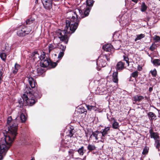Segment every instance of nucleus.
Returning <instances> with one entry per match:
<instances>
[{"label": "nucleus", "instance_id": "f257e3e1", "mask_svg": "<svg viewBox=\"0 0 160 160\" xmlns=\"http://www.w3.org/2000/svg\"><path fill=\"white\" fill-rule=\"evenodd\" d=\"M94 1L93 0H86V4H83L80 8L76 9L74 11L67 13L69 20L66 21V26L64 30H59L57 35L60 40L63 41L66 44L68 42V34L74 32L78 28L79 19L88 16L93 5Z\"/></svg>", "mask_w": 160, "mask_h": 160}, {"label": "nucleus", "instance_id": "f03ea898", "mask_svg": "<svg viewBox=\"0 0 160 160\" xmlns=\"http://www.w3.org/2000/svg\"><path fill=\"white\" fill-rule=\"evenodd\" d=\"M8 131H6L5 138L1 140L0 143V160L3 159V155H5L17 135L18 124L16 120H12L11 116L9 117L7 121Z\"/></svg>", "mask_w": 160, "mask_h": 160}, {"label": "nucleus", "instance_id": "7ed1b4c3", "mask_svg": "<svg viewBox=\"0 0 160 160\" xmlns=\"http://www.w3.org/2000/svg\"><path fill=\"white\" fill-rule=\"evenodd\" d=\"M42 96L40 90L36 88L35 90L29 87L26 86L24 90V93L22 95L23 98H24L26 102L25 105L32 106Z\"/></svg>", "mask_w": 160, "mask_h": 160}, {"label": "nucleus", "instance_id": "20e7f679", "mask_svg": "<svg viewBox=\"0 0 160 160\" xmlns=\"http://www.w3.org/2000/svg\"><path fill=\"white\" fill-rule=\"evenodd\" d=\"M109 58L106 55L101 54L96 62L98 70H99L102 67H105L107 64L106 60L109 61Z\"/></svg>", "mask_w": 160, "mask_h": 160}, {"label": "nucleus", "instance_id": "39448f33", "mask_svg": "<svg viewBox=\"0 0 160 160\" xmlns=\"http://www.w3.org/2000/svg\"><path fill=\"white\" fill-rule=\"evenodd\" d=\"M32 28L27 26H26L21 25L17 30V33L19 37H23L26 35L29 34L31 32Z\"/></svg>", "mask_w": 160, "mask_h": 160}, {"label": "nucleus", "instance_id": "423d86ee", "mask_svg": "<svg viewBox=\"0 0 160 160\" xmlns=\"http://www.w3.org/2000/svg\"><path fill=\"white\" fill-rule=\"evenodd\" d=\"M38 71L37 69L32 70L31 75L27 77L29 83L32 89L35 90L37 88V84L35 79L32 78L38 75Z\"/></svg>", "mask_w": 160, "mask_h": 160}, {"label": "nucleus", "instance_id": "0eeeda50", "mask_svg": "<svg viewBox=\"0 0 160 160\" xmlns=\"http://www.w3.org/2000/svg\"><path fill=\"white\" fill-rule=\"evenodd\" d=\"M109 91V88H107L104 87L99 86L97 88L96 93L99 95L107 94L108 95H110L111 94V92Z\"/></svg>", "mask_w": 160, "mask_h": 160}, {"label": "nucleus", "instance_id": "6e6552de", "mask_svg": "<svg viewBox=\"0 0 160 160\" xmlns=\"http://www.w3.org/2000/svg\"><path fill=\"white\" fill-rule=\"evenodd\" d=\"M149 132L150 138H153L155 141L160 139L158 134L157 132H154L152 127H150Z\"/></svg>", "mask_w": 160, "mask_h": 160}, {"label": "nucleus", "instance_id": "1a4fd4ad", "mask_svg": "<svg viewBox=\"0 0 160 160\" xmlns=\"http://www.w3.org/2000/svg\"><path fill=\"white\" fill-rule=\"evenodd\" d=\"M101 132L97 130L92 132V134L91 135L90 137H94L96 140H98L99 139H104L102 135H101Z\"/></svg>", "mask_w": 160, "mask_h": 160}, {"label": "nucleus", "instance_id": "9d476101", "mask_svg": "<svg viewBox=\"0 0 160 160\" xmlns=\"http://www.w3.org/2000/svg\"><path fill=\"white\" fill-rule=\"evenodd\" d=\"M50 61V59L48 58H46V59L40 61V65L42 67H47L49 66Z\"/></svg>", "mask_w": 160, "mask_h": 160}, {"label": "nucleus", "instance_id": "9b49d317", "mask_svg": "<svg viewBox=\"0 0 160 160\" xmlns=\"http://www.w3.org/2000/svg\"><path fill=\"white\" fill-rule=\"evenodd\" d=\"M110 127H105L104 128L101 130L100 132L103 138L105 137L109 133L110 131Z\"/></svg>", "mask_w": 160, "mask_h": 160}, {"label": "nucleus", "instance_id": "f8f14e48", "mask_svg": "<svg viewBox=\"0 0 160 160\" xmlns=\"http://www.w3.org/2000/svg\"><path fill=\"white\" fill-rule=\"evenodd\" d=\"M9 51V50L6 49L5 48V49H2L0 52V57L2 60L5 61L6 58L7 52Z\"/></svg>", "mask_w": 160, "mask_h": 160}, {"label": "nucleus", "instance_id": "ddd939ff", "mask_svg": "<svg viewBox=\"0 0 160 160\" xmlns=\"http://www.w3.org/2000/svg\"><path fill=\"white\" fill-rule=\"evenodd\" d=\"M102 48L106 52H111L113 50V46L111 44H105L103 46Z\"/></svg>", "mask_w": 160, "mask_h": 160}, {"label": "nucleus", "instance_id": "4468645a", "mask_svg": "<svg viewBox=\"0 0 160 160\" xmlns=\"http://www.w3.org/2000/svg\"><path fill=\"white\" fill-rule=\"evenodd\" d=\"M125 68L124 64L122 61L119 62L117 64L116 69L117 70L121 71Z\"/></svg>", "mask_w": 160, "mask_h": 160}, {"label": "nucleus", "instance_id": "2eb2a0df", "mask_svg": "<svg viewBox=\"0 0 160 160\" xmlns=\"http://www.w3.org/2000/svg\"><path fill=\"white\" fill-rule=\"evenodd\" d=\"M35 20V15L33 14L32 15L31 17L28 19L26 20V21L27 25H29L32 23Z\"/></svg>", "mask_w": 160, "mask_h": 160}, {"label": "nucleus", "instance_id": "dca6fc26", "mask_svg": "<svg viewBox=\"0 0 160 160\" xmlns=\"http://www.w3.org/2000/svg\"><path fill=\"white\" fill-rule=\"evenodd\" d=\"M118 74L117 72H114L112 75V80L115 83H118Z\"/></svg>", "mask_w": 160, "mask_h": 160}, {"label": "nucleus", "instance_id": "f3484780", "mask_svg": "<svg viewBox=\"0 0 160 160\" xmlns=\"http://www.w3.org/2000/svg\"><path fill=\"white\" fill-rule=\"evenodd\" d=\"M21 68V66L16 63L14 65V68H13L12 69V72L14 74H16L18 72V70L20 69Z\"/></svg>", "mask_w": 160, "mask_h": 160}, {"label": "nucleus", "instance_id": "a211bd4d", "mask_svg": "<svg viewBox=\"0 0 160 160\" xmlns=\"http://www.w3.org/2000/svg\"><path fill=\"white\" fill-rule=\"evenodd\" d=\"M19 114L20 115V116L17 117L16 118V119H17V118H19L20 119L21 122H25L26 120V118L25 115L23 113H21V112H19Z\"/></svg>", "mask_w": 160, "mask_h": 160}, {"label": "nucleus", "instance_id": "6ab92c4d", "mask_svg": "<svg viewBox=\"0 0 160 160\" xmlns=\"http://www.w3.org/2000/svg\"><path fill=\"white\" fill-rule=\"evenodd\" d=\"M147 115L150 121L156 119L157 117L156 115L153 112H149L148 113Z\"/></svg>", "mask_w": 160, "mask_h": 160}, {"label": "nucleus", "instance_id": "aec40b11", "mask_svg": "<svg viewBox=\"0 0 160 160\" xmlns=\"http://www.w3.org/2000/svg\"><path fill=\"white\" fill-rule=\"evenodd\" d=\"M151 62L155 66H160V58L154 59L152 61L151 60Z\"/></svg>", "mask_w": 160, "mask_h": 160}, {"label": "nucleus", "instance_id": "412c9836", "mask_svg": "<svg viewBox=\"0 0 160 160\" xmlns=\"http://www.w3.org/2000/svg\"><path fill=\"white\" fill-rule=\"evenodd\" d=\"M144 97L142 96L136 95L133 97V101L135 102H140L141 100L144 99Z\"/></svg>", "mask_w": 160, "mask_h": 160}, {"label": "nucleus", "instance_id": "4be33fe9", "mask_svg": "<svg viewBox=\"0 0 160 160\" xmlns=\"http://www.w3.org/2000/svg\"><path fill=\"white\" fill-rule=\"evenodd\" d=\"M77 152L80 156H82L83 154L86 152V150L84 149L83 146H82L77 150Z\"/></svg>", "mask_w": 160, "mask_h": 160}, {"label": "nucleus", "instance_id": "5701e85b", "mask_svg": "<svg viewBox=\"0 0 160 160\" xmlns=\"http://www.w3.org/2000/svg\"><path fill=\"white\" fill-rule=\"evenodd\" d=\"M25 101L24 98H23L22 96V98L18 100V103L19 104L18 106L20 108L22 107L24 105V102Z\"/></svg>", "mask_w": 160, "mask_h": 160}, {"label": "nucleus", "instance_id": "b1692460", "mask_svg": "<svg viewBox=\"0 0 160 160\" xmlns=\"http://www.w3.org/2000/svg\"><path fill=\"white\" fill-rule=\"evenodd\" d=\"M145 37V34H143L137 35L136 36V38L135 39L134 41H136L138 40H140L144 38Z\"/></svg>", "mask_w": 160, "mask_h": 160}, {"label": "nucleus", "instance_id": "393cba45", "mask_svg": "<svg viewBox=\"0 0 160 160\" xmlns=\"http://www.w3.org/2000/svg\"><path fill=\"white\" fill-rule=\"evenodd\" d=\"M113 119V122L112 124V128L113 129H118L119 127V125L118 123L116 121V119Z\"/></svg>", "mask_w": 160, "mask_h": 160}, {"label": "nucleus", "instance_id": "a878e982", "mask_svg": "<svg viewBox=\"0 0 160 160\" xmlns=\"http://www.w3.org/2000/svg\"><path fill=\"white\" fill-rule=\"evenodd\" d=\"M147 7L144 2H142L141 7L140 10L142 12H144L147 9Z\"/></svg>", "mask_w": 160, "mask_h": 160}, {"label": "nucleus", "instance_id": "bb28decb", "mask_svg": "<svg viewBox=\"0 0 160 160\" xmlns=\"http://www.w3.org/2000/svg\"><path fill=\"white\" fill-rule=\"evenodd\" d=\"M138 72L137 71L134 72L132 73L131 74L130 77L129 79V81H131V77H132L133 78H136L138 76Z\"/></svg>", "mask_w": 160, "mask_h": 160}, {"label": "nucleus", "instance_id": "cd10ccee", "mask_svg": "<svg viewBox=\"0 0 160 160\" xmlns=\"http://www.w3.org/2000/svg\"><path fill=\"white\" fill-rule=\"evenodd\" d=\"M73 129H71L70 130H68V132H67V135L70 138H71L73 137Z\"/></svg>", "mask_w": 160, "mask_h": 160}, {"label": "nucleus", "instance_id": "c85d7f7f", "mask_svg": "<svg viewBox=\"0 0 160 160\" xmlns=\"http://www.w3.org/2000/svg\"><path fill=\"white\" fill-rule=\"evenodd\" d=\"M155 145L156 148L158 149V151H160V139L155 141Z\"/></svg>", "mask_w": 160, "mask_h": 160}, {"label": "nucleus", "instance_id": "c756f323", "mask_svg": "<svg viewBox=\"0 0 160 160\" xmlns=\"http://www.w3.org/2000/svg\"><path fill=\"white\" fill-rule=\"evenodd\" d=\"M87 148L89 151H90L95 150L96 148V147L95 146L93 145L89 144L87 147Z\"/></svg>", "mask_w": 160, "mask_h": 160}, {"label": "nucleus", "instance_id": "7c9ffc66", "mask_svg": "<svg viewBox=\"0 0 160 160\" xmlns=\"http://www.w3.org/2000/svg\"><path fill=\"white\" fill-rule=\"evenodd\" d=\"M39 58L40 61H41L42 60L46 59V58H48L46 57L45 53L44 52H42L41 53L40 57L39 56Z\"/></svg>", "mask_w": 160, "mask_h": 160}, {"label": "nucleus", "instance_id": "2f4dec72", "mask_svg": "<svg viewBox=\"0 0 160 160\" xmlns=\"http://www.w3.org/2000/svg\"><path fill=\"white\" fill-rule=\"evenodd\" d=\"M153 40L155 42H158L160 41V37L159 36L155 35L153 37Z\"/></svg>", "mask_w": 160, "mask_h": 160}, {"label": "nucleus", "instance_id": "473e14b6", "mask_svg": "<svg viewBox=\"0 0 160 160\" xmlns=\"http://www.w3.org/2000/svg\"><path fill=\"white\" fill-rule=\"evenodd\" d=\"M37 70L38 72H37L38 75H42V74H43L44 72V70L41 68H38L37 69Z\"/></svg>", "mask_w": 160, "mask_h": 160}, {"label": "nucleus", "instance_id": "72a5a7b5", "mask_svg": "<svg viewBox=\"0 0 160 160\" xmlns=\"http://www.w3.org/2000/svg\"><path fill=\"white\" fill-rule=\"evenodd\" d=\"M87 108L88 110L91 111L92 110H95L96 107L94 105H87Z\"/></svg>", "mask_w": 160, "mask_h": 160}, {"label": "nucleus", "instance_id": "f704fd0d", "mask_svg": "<svg viewBox=\"0 0 160 160\" xmlns=\"http://www.w3.org/2000/svg\"><path fill=\"white\" fill-rule=\"evenodd\" d=\"M156 44L154 43H153L149 47V50L151 51H153L156 49Z\"/></svg>", "mask_w": 160, "mask_h": 160}, {"label": "nucleus", "instance_id": "c9c22d12", "mask_svg": "<svg viewBox=\"0 0 160 160\" xmlns=\"http://www.w3.org/2000/svg\"><path fill=\"white\" fill-rule=\"evenodd\" d=\"M58 48L61 50V51L65 52L66 46L62 45V44H59L58 45Z\"/></svg>", "mask_w": 160, "mask_h": 160}, {"label": "nucleus", "instance_id": "e433bc0d", "mask_svg": "<svg viewBox=\"0 0 160 160\" xmlns=\"http://www.w3.org/2000/svg\"><path fill=\"white\" fill-rule=\"evenodd\" d=\"M123 60L126 62L128 66H129V62L128 56L125 55L123 56Z\"/></svg>", "mask_w": 160, "mask_h": 160}, {"label": "nucleus", "instance_id": "4c0bfd02", "mask_svg": "<svg viewBox=\"0 0 160 160\" xmlns=\"http://www.w3.org/2000/svg\"><path fill=\"white\" fill-rule=\"evenodd\" d=\"M64 52L63 51H60L58 55V58L59 60H61L64 56Z\"/></svg>", "mask_w": 160, "mask_h": 160}, {"label": "nucleus", "instance_id": "58836bf2", "mask_svg": "<svg viewBox=\"0 0 160 160\" xmlns=\"http://www.w3.org/2000/svg\"><path fill=\"white\" fill-rule=\"evenodd\" d=\"M151 74L153 77H156L157 75V72L155 69L153 70H151L150 71Z\"/></svg>", "mask_w": 160, "mask_h": 160}, {"label": "nucleus", "instance_id": "ea45409f", "mask_svg": "<svg viewBox=\"0 0 160 160\" xmlns=\"http://www.w3.org/2000/svg\"><path fill=\"white\" fill-rule=\"evenodd\" d=\"M57 65V63L56 62H51L50 60L49 66H51L52 68H54Z\"/></svg>", "mask_w": 160, "mask_h": 160}, {"label": "nucleus", "instance_id": "a19ab883", "mask_svg": "<svg viewBox=\"0 0 160 160\" xmlns=\"http://www.w3.org/2000/svg\"><path fill=\"white\" fill-rule=\"evenodd\" d=\"M32 56L33 57H35V58L38 57V58H39V54L38 53L37 51H35L33 52Z\"/></svg>", "mask_w": 160, "mask_h": 160}, {"label": "nucleus", "instance_id": "79ce46f5", "mask_svg": "<svg viewBox=\"0 0 160 160\" xmlns=\"http://www.w3.org/2000/svg\"><path fill=\"white\" fill-rule=\"evenodd\" d=\"M54 46L52 44H50L48 46L49 52H50L54 48Z\"/></svg>", "mask_w": 160, "mask_h": 160}, {"label": "nucleus", "instance_id": "37998d69", "mask_svg": "<svg viewBox=\"0 0 160 160\" xmlns=\"http://www.w3.org/2000/svg\"><path fill=\"white\" fill-rule=\"evenodd\" d=\"M148 148H147V147H145L143 149V152H142V154L143 155L147 154L148 152Z\"/></svg>", "mask_w": 160, "mask_h": 160}, {"label": "nucleus", "instance_id": "c03bdc74", "mask_svg": "<svg viewBox=\"0 0 160 160\" xmlns=\"http://www.w3.org/2000/svg\"><path fill=\"white\" fill-rule=\"evenodd\" d=\"M81 111L80 112L81 113H84L85 114H86L87 113V111L83 107H82L80 108Z\"/></svg>", "mask_w": 160, "mask_h": 160}, {"label": "nucleus", "instance_id": "a18cd8bd", "mask_svg": "<svg viewBox=\"0 0 160 160\" xmlns=\"http://www.w3.org/2000/svg\"><path fill=\"white\" fill-rule=\"evenodd\" d=\"M107 119H108V120L110 122L112 121V120H113V119H114V118H112L110 116H109V115L108 114H107Z\"/></svg>", "mask_w": 160, "mask_h": 160}, {"label": "nucleus", "instance_id": "49530a36", "mask_svg": "<svg viewBox=\"0 0 160 160\" xmlns=\"http://www.w3.org/2000/svg\"><path fill=\"white\" fill-rule=\"evenodd\" d=\"M2 73L1 71H0V83H1L2 81Z\"/></svg>", "mask_w": 160, "mask_h": 160}, {"label": "nucleus", "instance_id": "de8ad7c7", "mask_svg": "<svg viewBox=\"0 0 160 160\" xmlns=\"http://www.w3.org/2000/svg\"><path fill=\"white\" fill-rule=\"evenodd\" d=\"M138 69L139 71H141L142 70V67L138 65L137 68Z\"/></svg>", "mask_w": 160, "mask_h": 160}, {"label": "nucleus", "instance_id": "09e8293b", "mask_svg": "<svg viewBox=\"0 0 160 160\" xmlns=\"http://www.w3.org/2000/svg\"><path fill=\"white\" fill-rule=\"evenodd\" d=\"M69 153H73L74 152V150L72 149H70L68 151Z\"/></svg>", "mask_w": 160, "mask_h": 160}, {"label": "nucleus", "instance_id": "8fccbe9b", "mask_svg": "<svg viewBox=\"0 0 160 160\" xmlns=\"http://www.w3.org/2000/svg\"><path fill=\"white\" fill-rule=\"evenodd\" d=\"M153 90V88L152 87H150L149 88V91L151 92Z\"/></svg>", "mask_w": 160, "mask_h": 160}, {"label": "nucleus", "instance_id": "3c124183", "mask_svg": "<svg viewBox=\"0 0 160 160\" xmlns=\"http://www.w3.org/2000/svg\"><path fill=\"white\" fill-rule=\"evenodd\" d=\"M132 1L136 3L138 2V0H132Z\"/></svg>", "mask_w": 160, "mask_h": 160}, {"label": "nucleus", "instance_id": "603ef678", "mask_svg": "<svg viewBox=\"0 0 160 160\" xmlns=\"http://www.w3.org/2000/svg\"><path fill=\"white\" fill-rule=\"evenodd\" d=\"M147 54L148 55V56L149 57H151V58H152L151 57V55H150V54H149V53H148V52H147Z\"/></svg>", "mask_w": 160, "mask_h": 160}, {"label": "nucleus", "instance_id": "864d4df0", "mask_svg": "<svg viewBox=\"0 0 160 160\" xmlns=\"http://www.w3.org/2000/svg\"><path fill=\"white\" fill-rule=\"evenodd\" d=\"M35 3H38V0H35Z\"/></svg>", "mask_w": 160, "mask_h": 160}, {"label": "nucleus", "instance_id": "5fc2aeb1", "mask_svg": "<svg viewBox=\"0 0 160 160\" xmlns=\"http://www.w3.org/2000/svg\"><path fill=\"white\" fill-rule=\"evenodd\" d=\"M31 160H35L34 158H32Z\"/></svg>", "mask_w": 160, "mask_h": 160}, {"label": "nucleus", "instance_id": "6e6d98bb", "mask_svg": "<svg viewBox=\"0 0 160 160\" xmlns=\"http://www.w3.org/2000/svg\"><path fill=\"white\" fill-rule=\"evenodd\" d=\"M55 1H58L59 0H54Z\"/></svg>", "mask_w": 160, "mask_h": 160}, {"label": "nucleus", "instance_id": "4d7b16f0", "mask_svg": "<svg viewBox=\"0 0 160 160\" xmlns=\"http://www.w3.org/2000/svg\"><path fill=\"white\" fill-rule=\"evenodd\" d=\"M133 103L134 104V103H135V102H133Z\"/></svg>", "mask_w": 160, "mask_h": 160}, {"label": "nucleus", "instance_id": "13d9d810", "mask_svg": "<svg viewBox=\"0 0 160 160\" xmlns=\"http://www.w3.org/2000/svg\"><path fill=\"white\" fill-rule=\"evenodd\" d=\"M158 0L160 1V0Z\"/></svg>", "mask_w": 160, "mask_h": 160}]
</instances>
